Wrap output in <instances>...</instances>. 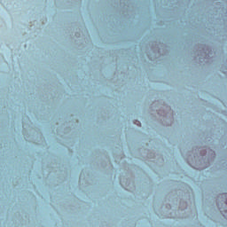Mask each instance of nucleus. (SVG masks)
<instances>
[{
    "mask_svg": "<svg viewBox=\"0 0 227 227\" xmlns=\"http://www.w3.org/2000/svg\"><path fill=\"white\" fill-rule=\"evenodd\" d=\"M196 53L200 63H210V61H214V57L215 56V52L212 51V48L205 44H200Z\"/></svg>",
    "mask_w": 227,
    "mask_h": 227,
    "instance_id": "nucleus-1",
    "label": "nucleus"
},
{
    "mask_svg": "<svg viewBox=\"0 0 227 227\" xmlns=\"http://www.w3.org/2000/svg\"><path fill=\"white\" fill-rule=\"evenodd\" d=\"M198 152H200V155L201 157H207V153H210L209 159L215 158V152L212 149H198Z\"/></svg>",
    "mask_w": 227,
    "mask_h": 227,
    "instance_id": "nucleus-2",
    "label": "nucleus"
},
{
    "mask_svg": "<svg viewBox=\"0 0 227 227\" xmlns=\"http://www.w3.org/2000/svg\"><path fill=\"white\" fill-rule=\"evenodd\" d=\"M153 52L155 58H157V54L160 55V49H159L158 51L156 50H153Z\"/></svg>",
    "mask_w": 227,
    "mask_h": 227,
    "instance_id": "nucleus-3",
    "label": "nucleus"
},
{
    "mask_svg": "<svg viewBox=\"0 0 227 227\" xmlns=\"http://www.w3.org/2000/svg\"><path fill=\"white\" fill-rule=\"evenodd\" d=\"M134 123L135 125H137V127H141V121H136Z\"/></svg>",
    "mask_w": 227,
    "mask_h": 227,
    "instance_id": "nucleus-4",
    "label": "nucleus"
},
{
    "mask_svg": "<svg viewBox=\"0 0 227 227\" xmlns=\"http://www.w3.org/2000/svg\"><path fill=\"white\" fill-rule=\"evenodd\" d=\"M158 114H160V108H156Z\"/></svg>",
    "mask_w": 227,
    "mask_h": 227,
    "instance_id": "nucleus-5",
    "label": "nucleus"
},
{
    "mask_svg": "<svg viewBox=\"0 0 227 227\" xmlns=\"http://www.w3.org/2000/svg\"><path fill=\"white\" fill-rule=\"evenodd\" d=\"M149 59L153 60V58H152V55H148Z\"/></svg>",
    "mask_w": 227,
    "mask_h": 227,
    "instance_id": "nucleus-6",
    "label": "nucleus"
},
{
    "mask_svg": "<svg viewBox=\"0 0 227 227\" xmlns=\"http://www.w3.org/2000/svg\"><path fill=\"white\" fill-rule=\"evenodd\" d=\"M163 116L166 117L167 116V114L166 112L163 113Z\"/></svg>",
    "mask_w": 227,
    "mask_h": 227,
    "instance_id": "nucleus-7",
    "label": "nucleus"
},
{
    "mask_svg": "<svg viewBox=\"0 0 227 227\" xmlns=\"http://www.w3.org/2000/svg\"><path fill=\"white\" fill-rule=\"evenodd\" d=\"M155 106H157V103H153V107Z\"/></svg>",
    "mask_w": 227,
    "mask_h": 227,
    "instance_id": "nucleus-8",
    "label": "nucleus"
},
{
    "mask_svg": "<svg viewBox=\"0 0 227 227\" xmlns=\"http://www.w3.org/2000/svg\"><path fill=\"white\" fill-rule=\"evenodd\" d=\"M167 125H168V126L171 125V122L168 123Z\"/></svg>",
    "mask_w": 227,
    "mask_h": 227,
    "instance_id": "nucleus-9",
    "label": "nucleus"
},
{
    "mask_svg": "<svg viewBox=\"0 0 227 227\" xmlns=\"http://www.w3.org/2000/svg\"><path fill=\"white\" fill-rule=\"evenodd\" d=\"M168 110H169V111H171V108H170V107H168Z\"/></svg>",
    "mask_w": 227,
    "mask_h": 227,
    "instance_id": "nucleus-10",
    "label": "nucleus"
}]
</instances>
